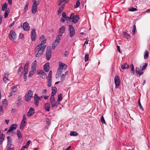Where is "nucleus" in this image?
Returning a JSON list of instances; mask_svg holds the SVG:
<instances>
[{
  "mask_svg": "<svg viewBox=\"0 0 150 150\" xmlns=\"http://www.w3.org/2000/svg\"><path fill=\"white\" fill-rule=\"evenodd\" d=\"M46 42V40H44L36 47L35 52L36 53L35 56L36 57H39L43 54L46 47V45H45Z\"/></svg>",
  "mask_w": 150,
  "mask_h": 150,
  "instance_id": "f257e3e1",
  "label": "nucleus"
},
{
  "mask_svg": "<svg viewBox=\"0 0 150 150\" xmlns=\"http://www.w3.org/2000/svg\"><path fill=\"white\" fill-rule=\"evenodd\" d=\"M147 65L146 63H144L142 64V65H141L140 67V69L139 68H136L135 69V72L138 74L139 76L142 75L143 72L142 71L144 70Z\"/></svg>",
  "mask_w": 150,
  "mask_h": 150,
  "instance_id": "f03ea898",
  "label": "nucleus"
},
{
  "mask_svg": "<svg viewBox=\"0 0 150 150\" xmlns=\"http://www.w3.org/2000/svg\"><path fill=\"white\" fill-rule=\"evenodd\" d=\"M59 66L57 69V72L56 75V78L59 76L62 73L63 68L65 65L64 64H63L61 62H59Z\"/></svg>",
  "mask_w": 150,
  "mask_h": 150,
  "instance_id": "7ed1b4c3",
  "label": "nucleus"
},
{
  "mask_svg": "<svg viewBox=\"0 0 150 150\" xmlns=\"http://www.w3.org/2000/svg\"><path fill=\"white\" fill-rule=\"evenodd\" d=\"M34 3L31 7V11L33 14H35L37 10V5L39 4V1L36 2V1H34Z\"/></svg>",
  "mask_w": 150,
  "mask_h": 150,
  "instance_id": "20e7f679",
  "label": "nucleus"
},
{
  "mask_svg": "<svg viewBox=\"0 0 150 150\" xmlns=\"http://www.w3.org/2000/svg\"><path fill=\"white\" fill-rule=\"evenodd\" d=\"M69 19H72V22L74 23H77L79 20V15H77L75 16H74L73 13L71 14L69 17H68Z\"/></svg>",
  "mask_w": 150,
  "mask_h": 150,
  "instance_id": "39448f33",
  "label": "nucleus"
},
{
  "mask_svg": "<svg viewBox=\"0 0 150 150\" xmlns=\"http://www.w3.org/2000/svg\"><path fill=\"white\" fill-rule=\"evenodd\" d=\"M33 92L31 90L28 91L25 96V100L26 101L30 100L33 96Z\"/></svg>",
  "mask_w": 150,
  "mask_h": 150,
  "instance_id": "423d86ee",
  "label": "nucleus"
},
{
  "mask_svg": "<svg viewBox=\"0 0 150 150\" xmlns=\"http://www.w3.org/2000/svg\"><path fill=\"white\" fill-rule=\"evenodd\" d=\"M51 49L50 47H47V50L46 54V59L49 60L51 58Z\"/></svg>",
  "mask_w": 150,
  "mask_h": 150,
  "instance_id": "0eeeda50",
  "label": "nucleus"
},
{
  "mask_svg": "<svg viewBox=\"0 0 150 150\" xmlns=\"http://www.w3.org/2000/svg\"><path fill=\"white\" fill-rule=\"evenodd\" d=\"M17 127V125L16 124H13L11 125L9 128L7 132V134L8 135H10L11 133L15 130Z\"/></svg>",
  "mask_w": 150,
  "mask_h": 150,
  "instance_id": "6e6552de",
  "label": "nucleus"
},
{
  "mask_svg": "<svg viewBox=\"0 0 150 150\" xmlns=\"http://www.w3.org/2000/svg\"><path fill=\"white\" fill-rule=\"evenodd\" d=\"M60 40V38L59 35H57L55 40L52 45V47L53 49H54L57 46L58 44L59 43Z\"/></svg>",
  "mask_w": 150,
  "mask_h": 150,
  "instance_id": "1a4fd4ad",
  "label": "nucleus"
},
{
  "mask_svg": "<svg viewBox=\"0 0 150 150\" xmlns=\"http://www.w3.org/2000/svg\"><path fill=\"white\" fill-rule=\"evenodd\" d=\"M36 30L35 28L33 29L31 33V38L32 41H35L36 39V34L35 32Z\"/></svg>",
  "mask_w": 150,
  "mask_h": 150,
  "instance_id": "9d476101",
  "label": "nucleus"
},
{
  "mask_svg": "<svg viewBox=\"0 0 150 150\" xmlns=\"http://www.w3.org/2000/svg\"><path fill=\"white\" fill-rule=\"evenodd\" d=\"M69 36L71 38H72L75 34L74 29L71 25H69Z\"/></svg>",
  "mask_w": 150,
  "mask_h": 150,
  "instance_id": "9b49d317",
  "label": "nucleus"
},
{
  "mask_svg": "<svg viewBox=\"0 0 150 150\" xmlns=\"http://www.w3.org/2000/svg\"><path fill=\"white\" fill-rule=\"evenodd\" d=\"M16 38V33L13 30L10 31L9 38L11 40H14Z\"/></svg>",
  "mask_w": 150,
  "mask_h": 150,
  "instance_id": "f8f14e48",
  "label": "nucleus"
},
{
  "mask_svg": "<svg viewBox=\"0 0 150 150\" xmlns=\"http://www.w3.org/2000/svg\"><path fill=\"white\" fill-rule=\"evenodd\" d=\"M114 81L115 88H116V86H119L120 83V80L119 77L117 76H116L115 77Z\"/></svg>",
  "mask_w": 150,
  "mask_h": 150,
  "instance_id": "ddd939ff",
  "label": "nucleus"
},
{
  "mask_svg": "<svg viewBox=\"0 0 150 150\" xmlns=\"http://www.w3.org/2000/svg\"><path fill=\"white\" fill-rule=\"evenodd\" d=\"M34 109L31 108H30L28 112L27 113V115L28 116H31L34 114Z\"/></svg>",
  "mask_w": 150,
  "mask_h": 150,
  "instance_id": "4468645a",
  "label": "nucleus"
},
{
  "mask_svg": "<svg viewBox=\"0 0 150 150\" xmlns=\"http://www.w3.org/2000/svg\"><path fill=\"white\" fill-rule=\"evenodd\" d=\"M23 30L25 31H28L30 29V26L28 23L26 22L24 23L23 25Z\"/></svg>",
  "mask_w": 150,
  "mask_h": 150,
  "instance_id": "2eb2a0df",
  "label": "nucleus"
},
{
  "mask_svg": "<svg viewBox=\"0 0 150 150\" xmlns=\"http://www.w3.org/2000/svg\"><path fill=\"white\" fill-rule=\"evenodd\" d=\"M69 0H59L57 2V4L58 6L61 5H64L67 3Z\"/></svg>",
  "mask_w": 150,
  "mask_h": 150,
  "instance_id": "dca6fc26",
  "label": "nucleus"
},
{
  "mask_svg": "<svg viewBox=\"0 0 150 150\" xmlns=\"http://www.w3.org/2000/svg\"><path fill=\"white\" fill-rule=\"evenodd\" d=\"M50 102L52 108L57 107L59 104L57 101L56 102L55 100L50 101Z\"/></svg>",
  "mask_w": 150,
  "mask_h": 150,
  "instance_id": "f3484780",
  "label": "nucleus"
},
{
  "mask_svg": "<svg viewBox=\"0 0 150 150\" xmlns=\"http://www.w3.org/2000/svg\"><path fill=\"white\" fill-rule=\"evenodd\" d=\"M68 16L67 17L66 15V14L64 12L62 14V17L61 18V21L63 22L66 20H67V19L69 20V18H68Z\"/></svg>",
  "mask_w": 150,
  "mask_h": 150,
  "instance_id": "a211bd4d",
  "label": "nucleus"
},
{
  "mask_svg": "<svg viewBox=\"0 0 150 150\" xmlns=\"http://www.w3.org/2000/svg\"><path fill=\"white\" fill-rule=\"evenodd\" d=\"M12 91L10 93L9 96H12L13 95V93L17 91V88L16 86H13L11 88Z\"/></svg>",
  "mask_w": 150,
  "mask_h": 150,
  "instance_id": "6ab92c4d",
  "label": "nucleus"
},
{
  "mask_svg": "<svg viewBox=\"0 0 150 150\" xmlns=\"http://www.w3.org/2000/svg\"><path fill=\"white\" fill-rule=\"evenodd\" d=\"M65 28L63 26L60 28L59 30V36H62V34L65 32Z\"/></svg>",
  "mask_w": 150,
  "mask_h": 150,
  "instance_id": "aec40b11",
  "label": "nucleus"
},
{
  "mask_svg": "<svg viewBox=\"0 0 150 150\" xmlns=\"http://www.w3.org/2000/svg\"><path fill=\"white\" fill-rule=\"evenodd\" d=\"M28 63L29 62H27L25 65L24 67V71L25 74H27L28 73Z\"/></svg>",
  "mask_w": 150,
  "mask_h": 150,
  "instance_id": "412c9836",
  "label": "nucleus"
},
{
  "mask_svg": "<svg viewBox=\"0 0 150 150\" xmlns=\"http://www.w3.org/2000/svg\"><path fill=\"white\" fill-rule=\"evenodd\" d=\"M44 70L46 72L49 71L50 69L49 63L48 62L46 63L44 66Z\"/></svg>",
  "mask_w": 150,
  "mask_h": 150,
  "instance_id": "4be33fe9",
  "label": "nucleus"
},
{
  "mask_svg": "<svg viewBox=\"0 0 150 150\" xmlns=\"http://www.w3.org/2000/svg\"><path fill=\"white\" fill-rule=\"evenodd\" d=\"M45 110L47 111H49L50 108V104L49 103H47L45 104Z\"/></svg>",
  "mask_w": 150,
  "mask_h": 150,
  "instance_id": "5701e85b",
  "label": "nucleus"
},
{
  "mask_svg": "<svg viewBox=\"0 0 150 150\" xmlns=\"http://www.w3.org/2000/svg\"><path fill=\"white\" fill-rule=\"evenodd\" d=\"M16 135L18 139L22 140V136L19 130L18 129L16 131Z\"/></svg>",
  "mask_w": 150,
  "mask_h": 150,
  "instance_id": "b1692460",
  "label": "nucleus"
},
{
  "mask_svg": "<svg viewBox=\"0 0 150 150\" xmlns=\"http://www.w3.org/2000/svg\"><path fill=\"white\" fill-rule=\"evenodd\" d=\"M129 67V65L126 63H123L121 66V68L122 69H128Z\"/></svg>",
  "mask_w": 150,
  "mask_h": 150,
  "instance_id": "393cba45",
  "label": "nucleus"
},
{
  "mask_svg": "<svg viewBox=\"0 0 150 150\" xmlns=\"http://www.w3.org/2000/svg\"><path fill=\"white\" fill-rule=\"evenodd\" d=\"M37 61L35 60L32 63L31 69L32 70H35L36 67Z\"/></svg>",
  "mask_w": 150,
  "mask_h": 150,
  "instance_id": "a878e982",
  "label": "nucleus"
},
{
  "mask_svg": "<svg viewBox=\"0 0 150 150\" xmlns=\"http://www.w3.org/2000/svg\"><path fill=\"white\" fill-rule=\"evenodd\" d=\"M7 5L6 3H4L2 6V10L3 11H6L7 9H8V8H7Z\"/></svg>",
  "mask_w": 150,
  "mask_h": 150,
  "instance_id": "bb28decb",
  "label": "nucleus"
},
{
  "mask_svg": "<svg viewBox=\"0 0 150 150\" xmlns=\"http://www.w3.org/2000/svg\"><path fill=\"white\" fill-rule=\"evenodd\" d=\"M10 12V11L9 8H8V9H7L6 11H5L4 14V17L5 18H7L8 15H9Z\"/></svg>",
  "mask_w": 150,
  "mask_h": 150,
  "instance_id": "cd10ccee",
  "label": "nucleus"
},
{
  "mask_svg": "<svg viewBox=\"0 0 150 150\" xmlns=\"http://www.w3.org/2000/svg\"><path fill=\"white\" fill-rule=\"evenodd\" d=\"M34 98L35 99L38 100L39 101L42 98V96H41L39 97L37 94H35L34 95Z\"/></svg>",
  "mask_w": 150,
  "mask_h": 150,
  "instance_id": "c85d7f7f",
  "label": "nucleus"
},
{
  "mask_svg": "<svg viewBox=\"0 0 150 150\" xmlns=\"http://www.w3.org/2000/svg\"><path fill=\"white\" fill-rule=\"evenodd\" d=\"M23 71V68L22 66H20L18 70V73L19 74H21Z\"/></svg>",
  "mask_w": 150,
  "mask_h": 150,
  "instance_id": "c756f323",
  "label": "nucleus"
},
{
  "mask_svg": "<svg viewBox=\"0 0 150 150\" xmlns=\"http://www.w3.org/2000/svg\"><path fill=\"white\" fill-rule=\"evenodd\" d=\"M26 125V123L21 121L20 124V128L21 130H22L25 127Z\"/></svg>",
  "mask_w": 150,
  "mask_h": 150,
  "instance_id": "7c9ffc66",
  "label": "nucleus"
},
{
  "mask_svg": "<svg viewBox=\"0 0 150 150\" xmlns=\"http://www.w3.org/2000/svg\"><path fill=\"white\" fill-rule=\"evenodd\" d=\"M57 91V89L56 87H52V94L55 95Z\"/></svg>",
  "mask_w": 150,
  "mask_h": 150,
  "instance_id": "2f4dec72",
  "label": "nucleus"
},
{
  "mask_svg": "<svg viewBox=\"0 0 150 150\" xmlns=\"http://www.w3.org/2000/svg\"><path fill=\"white\" fill-rule=\"evenodd\" d=\"M7 150H13V147L12 144H10V145H8V144H7Z\"/></svg>",
  "mask_w": 150,
  "mask_h": 150,
  "instance_id": "473e14b6",
  "label": "nucleus"
},
{
  "mask_svg": "<svg viewBox=\"0 0 150 150\" xmlns=\"http://www.w3.org/2000/svg\"><path fill=\"white\" fill-rule=\"evenodd\" d=\"M62 100V95L61 93L59 94L58 96V99L57 101L59 104V102Z\"/></svg>",
  "mask_w": 150,
  "mask_h": 150,
  "instance_id": "72a5a7b5",
  "label": "nucleus"
},
{
  "mask_svg": "<svg viewBox=\"0 0 150 150\" xmlns=\"http://www.w3.org/2000/svg\"><path fill=\"white\" fill-rule=\"evenodd\" d=\"M144 52L145 54L144 55V58L146 59L149 57V52L147 50H145Z\"/></svg>",
  "mask_w": 150,
  "mask_h": 150,
  "instance_id": "f704fd0d",
  "label": "nucleus"
},
{
  "mask_svg": "<svg viewBox=\"0 0 150 150\" xmlns=\"http://www.w3.org/2000/svg\"><path fill=\"white\" fill-rule=\"evenodd\" d=\"M4 138V135L2 134L0 137V145L2 143L3 140Z\"/></svg>",
  "mask_w": 150,
  "mask_h": 150,
  "instance_id": "c9c22d12",
  "label": "nucleus"
},
{
  "mask_svg": "<svg viewBox=\"0 0 150 150\" xmlns=\"http://www.w3.org/2000/svg\"><path fill=\"white\" fill-rule=\"evenodd\" d=\"M7 139L8 140L7 144H8V145H9L10 144H12L11 138L10 137H7Z\"/></svg>",
  "mask_w": 150,
  "mask_h": 150,
  "instance_id": "e433bc0d",
  "label": "nucleus"
},
{
  "mask_svg": "<svg viewBox=\"0 0 150 150\" xmlns=\"http://www.w3.org/2000/svg\"><path fill=\"white\" fill-rule=\"evenodd\" d=\"M70 135L71 136H76L78 135V133L76 132L71 131Z\"/></svg>",
  "mask_w": 150,
  "mask_h": 150,
  "instance_id": "4c0bfd02",
  "label": "nucleus"
},
{
  "mask_svg": "<svg viewBox=\"0 0 150 150\" xmlns=\"http://www.w3.org/2000/svg\"><path fill=\"white\" fill-rule=\"evenodd\" d=\"M128 10L129 11L132 12L135 11H137V8L133 7H130L129 8Z\"/></svg>",
  "mask_w": 150,
  "mask_h": 150,
  "instance_id": "58836bf2",
  "label": "nucleus"
},
{
  "mask_svg": "<svg viewBox=\"0 0 150 150\" xmlns=\"http://www.w3.org/2000/svg\"><path fill=\"white\" fill-rule=\"evenodd\" d=\"M80 5L79 0H78L76 3V4L74 6V8H76L78 7Z\"/></svg>",
  "mask_w": 150,
  "mask_h": 150,
  "instance_id": "ea45409f",
  "label": "nucleus"
},
{
  "mask_svg": "<svg viewBox=\"0 0 150 150\" xmlns=\"http://www.w3.org/2000/svg\"><path fill=\"white\" fill-rule=\"evenodd\" d=\"M123 35L126 37L127 39L129 38L130 37V35L125 32H123Z\"/></svg>",
  "mask_w": 150,
  "mask_h": 150,
  "instance_id": "a19ab883",
  "label": "nucleus"
},
{
  "mask_svg": "<svg viewBox=\"0 0 150 150\" xmlns=\"http://www.w3.org/2000/svg\"><path fill=\"white\" fill-rule=\"evenodd\" d=\"M3 80L5 83H7V81L9 80L7 78V77L6 76V75H5L4 76H3Z\"/></svg>",
  "mask_w": 150,
  "mask_h": 150,
  "instance_id": "79ce46f5",
  "label": "nucleus"
},
{
  "mask_svg": "<svg viewBox=\"0 0 150 150\" xmlns=\"http://www.w3.org/2000/svg\"><path fill=\"white\" fill-rule=\"evenodd\" d=\"M131 72L132 74H134V65L133 64H131Z\"/></svg>",
  "mask_w": 150,
  "mask_h": 150,
  "instance_id": "37998d69",
  "label": "nucleus"
},
{
  "mask_svg": "<svg viewBox=\"0 0 150 150\" xmlns=\"http://www.w3.org/2000/svg\"><path fill=\"white\" fill-rule=\"evenodd\" d=\"M64 8V7L62 6L58 11V14H59L61 13L63 11Z\"/></svg>",
  "mask_w": 150,
  "mask_h": 150,
  "instance_id": "c03bdc74",
  "label": "nucleus"
},
{
  "mask_svg": "<svg viewBox=\"0 0 150 150\" xmlns=\"http://www.w3.org/2000/svg\"><path fill=\"white\" fill-rule=\"evenodd\" d=\"M26 120L27 119L26 117V115L25 114H24L23 116V119L21 121L26 123Z\"/></svg>",
  "mask_w": 150,
  "mask_h": 150,
  "instance_id": "a18cd8bd",
  "label": "nucleus"
},
{
  "mask_svg": "<svg viewBox=\"0 0 150 150\" xmlns=\"http://www.w3.org/2000/svg\"><path fill=\"white\" fill-rule=\"evenodd\" d=\"M30 142H31L30 141V140H28V141L26 144H25V146H23V147H24V148H27L29 146V145L30 144Z\"/></svg>",
  "mask_w": 150,
  "mask_h": 150,
  "instance_id": "49530a36",
  "label": "nucleus"
},
{
  "mask_svg": "<svg viewBox=\"0 0 150 150\" xmlns=\"http://www.w3.org/2000/svg\"><path fill=\"white\" fill-rule=\"evenodd\" d=\"M100 121L103 124H105L106 123L103 115L101 116L100 118Z\"/></svg>",
  "mask_w": 150,
  "mask_h": 150,
  "instance_id": "de8ad7c7",
  "label": "nucleus"
},
{
  "mask_svg": "<svg viewBox=\"0 0 150 150\" xmlns=\"http://www.w3.org/2000/svg\"><path fill=\"white\" fill-rule=\"evenodd\" d=\"M138 103L139 105V107L140 109L142 110H144L141 104L140 101V99H139V101L138 102Z\"/></svg>",
  "mask_w": 150,
  "mask_h": 150,
  "instance_id": "09e8293b",
  "label": "nucleus"
},
{
  "mask_svg": "<svg viewBox=\"0 0 150 150\" xmlns=\"http://www.w3.org/2000/svg\"><path fill=\"white\" fill-rule=\"evenodd\" d=\"M65 79V76L64 74H63L60 78V80L62 82L64 81Z\"/></svg>",
  "mask_w": 150,
  "mask_h": 150,
  "instance_id": "8fccbe9b",
  "label": "nucleus"
},
{
  "mask_svg": "<svg viewBox=\"0 0 150 150\" xmlns=\"http://www.w3.org/2000/svg\"><path fill=\"white\" fill-rule=\"evenodd\" d=\"M38 74L43 76L45 75V73L44 72L43 70H41L38 73Z\"/></svg>",
  "mask_w": 150,
  "mask_h": 150,
  "instance_id": "3c124183",
  "label": "nucleus"
},
{
  "mask_svg": "<svg viewBox=\"0 0 150 150\" xmlns=\"http://www.w3.org/2000/svg\"><path fill=\"white\" fill-rule=\"evenodd\" d=\"M54 95L53 94H51V96H50V101H54L55 100H54Z\"/></svg>",
  "mask_w": 150,
  "mask_h": 150,
  "instance_id": "603ef678",
  "label": "nucleus"
},
{
  "mask_svg": "<svg viewBox=\"0 0 150 150\" xmlns=\"http://www.w3.org/2000/svg\"><path fill=\"white\" fill-rule=\"evenodd\" d=\"M89 54H86L85 55V62H87L89 60Z\"/></svg>",
  "mask_w": 150,
  "mask_h": 150,
  "instance_id": "864d4df0",
  "label": "nucleus"
},
{
  "mask_svg": "<svg viewBox=\"0 0 150 150\" xmlns=\"http://www.w3.org/2000/svg\"><path fill=\"white\" fill-rule=\"evenodd\" d=\"M28 3L26 4V5H25V6L24 8V11L25 12H26V11L28 10Z\"/></svg>",
  "mask_w": 150,
  "mask_h": 150,
  "instance_id": "5fc2aeb1",
  "label": "nucleus"
},
{
  "mask_svg": "<svg viewBox=\"0 0 150 150\" xmlns=\"http://www.w3.org/2000/svg\"><path fill=\"white\" fill-rule=\"evenodd\" d=\"M136 27L135 25H134V26L133 27V30L132 31L133 32V35L135 33V31H136Z\"/></svg>",
  "mask_w": 150,
  "mask_h": 150,
  "instance_id": "6e6d98bb",
  "label": "nucleus"
},
{
  "mask_svg": "<svg viewBox=\"0 0 150 150\" xmlns=\"http://www.w3.org/2000/svg\"><path fill=\"white\" fill-rule=\"evenodd\" d=\"M47 123L48 125H49L50 124V119L47 118L46 120Z\"/></svg>",
  "mask_w": 150,
  "mask_h": 150,
  "instance_id": "4d7b16f0",
  "label": "nucleus"
},
{
  "mask_svg": "<svg viewBox=\"0 0 150 150\" xmlns=\"http://www.w3.org/2000/svg\"><path fill=\"white\" fill-rule=\"evenodd\" d=\"M34 101L35 105L36 106H37L39 104V100H38L34 99Z\"/></svg>",
  "mask_w": 150,
  "mask_h": 150,
  "instance_id": "13d9d810",
  "label": "nucleus"
},
{
  "mask_svg": "<svg viewBox=\"0 0 150 150\" xmlns=\"http://www.w3.org/2000/svg\"><path fill=\"white\" fill-rule=\"evenodd\" d=\"M52 72L51 71H50L48 74V78H52Z\"/></svg>",
  "mask_w": 150,
  "mask_h": 150,
  "instance_id": "bf43d9fd",
  "label": "nucleus"
},
{
  "mask_svg": "<svg viewBox=\"0 0 150 150\" xmlns=\"http://www.w3.org/2000/svg\"><path fill=\"white\" fill-rule=\"evenodd\" d=\"M40 40H42V41H43L44 40H46V39H45V37H44V36L43 35H42L41 37H40Z\"/></svg>",
  "mask_w": 150,
  "mask_h": 150,
  "instance_id": "052dcab7",
  "label": "nucleus"
},
{
  "mask_svg": "<svg viewBox=\"0 0 150 150\" xmlns=\"http://www.w3.org/2000/svg\"><path fill=\"white\" fill-rule=\"evenodd\" d=\"M15 22V21H13V22L12 23H11L9 25V27L10 28H11L14 25Z\"/></svg>",
  "mask_w": 150,
  "mask_h": 150,
  "instance_id": "680f3d73",
  "label": "nucleus"
},
{
  "mask_svg": "<svg viewBox=\"0 0 150 150\" xmlns=\"http://www.w3.org/2000/svg\"><path fill=\"white\" fill-rule=\"evenodd\" d=\"M6 100L4 99L3 100L2 103L3 104H6Z\"/></svg>",
  "mask_w": 150,
  "mask_h": 150,
  "instance_id": "e2e57ef3",
  "label": "nucleus"
},
{
  "mask_svg": "<svg viewBox=\"0 0 150 150\" xmlns=\"http://www.w3.org/2000/svg\"><path fill=\"white\" fill-rule=\"evenodd\" d=\"M19 37L20 38L22 39L24 37V35L23 34H20L19 35Z\"/></svg>",
  "mask_w": 150,
  "mask_h": 150,
  "instance_id": "0e129e2a",
  "label": "nucleus"
},
{
  "mask_svg": "<svg viewBox=\"0 0 150 150\" xmlns=\"http://www.w3.org/2000/svg\"><path fill=\"white\" fill-rule=\"evenodd\" d=\"M27 74H24L23 75V78H24V81H25L26 80V75Z\"/></svg>",
  "mask_w": 150,
  "mask_h": 150,
  "instance_id": "69168bd1",
  "label": "nucleus"
},
{
  "mask_svg": "<svg viewBox=\"0 0 150 150\" xmlns=\"http://www.w3.org/2000/svg\"><path fill=\"white\" fill-rule=\"evenodd\" d=\"M51 83H52L51 82L48 81L47 86L48 87H50L51 86V85H52Z\"/></svg>",
  "mask_w": 150,
  "mask_h": 150,
  "instance_id": "338daca9",
  "label": "nucleus"
},
{
  "mask_svg": "<svg viewBox=\"0 0 150 150\" xmlns=\"http://www.w3.org/2000/svg\"><path fill=\"white\" fill-rule=\"evenodd\" d=\"M8 2L10 5H11L12 4V0H8Z\"/></svg>",
  "mask_w": 150,
  "mask_h": 150,
  "instance_id": "774afa93",
  "label": "nucleus"
}]
</instances>
